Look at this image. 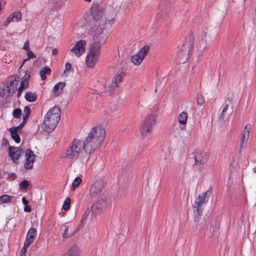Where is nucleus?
Masks as SVG:
<instances>
[{
  "label": "nucleus",
  "mask_w": 256,
  "mask_h": 256,
  "mask_svg": "<svg viewBox=\"0 0 256 256\" xmlns=\"http://www.w3.org/2000/svg\"><path fill=\"white\" fill-rule=\"evenodd\" d=\"M78 228H77L76 230H74L73 231L70 232L69 227L68 226H66L64 233L62 234V237L64 238H68L70 236H72L75 235L77 232L78 231Z\"/></svg>",
  "instance_id": "nucleus-25"
},
{
  "label": "nucleus",
  "mask_w": 256,
  "mask_h": 256,
  "mask_svg": "<svg viewBox=\"0 0 256 256\" xmlns=\"http://www.w3.org/2000/svg\"><path fill=\"white\" fill-rule=\"evenodd\" d=\"M86 42L84 40L77 41L70 50L71 52L77 57L80 56L85 52Z\"/></svg>",
  "instance_id": "nucleus-7"
},
{
  "label": "nucleus",
  "mask_w": 256,
  "mask_h": 256,
  "mask_svg": "<svg viewBox=\"0 0 256 256\" xmlns=\"http://www.w3.org/2000/svg\"><path fill=\"white\" fill-rule=\"evenodd\" d=\"M70 198H66L62 205V208L64 210H68L70 208Z\"/></svg>",
  "instance_id": "nucleus-34"
},
{
  "label": "nucleus",
  "mask_w": 256,
  "mask_h": 256,
  "mask_svg": "<svg viewBox=\"0 0 256 256\" xmlns=\"http://www.w3.org/2000/svg\"><path fill=\"white\" fill-rule=\"evenodd\" d=\"M26 100L30 102H34L36 99V95L31 92H28L25 94Z\"/></svg>",
  "instance_id": "nucleus-28"
},
{
  "label": "nucleus",
  "mask_w": 256,
  "mask_h": 256,
  "mask_svg": "<svg viewBox=\"0 0 256 256\" xmlns=\"http://www.w3.org/2000/svg\"><path fill=\"white\" fill-rule=\"evenodd\" d=\"M186 44L182 46V49L179 50L176 54L177 58L180 63L184 64L186 63L188 58V54L190 52V50Z\"/></svg>",
  "instance_id": "nucleus-11"
},
{
  "label": "nucleus",
  "mask_w": 256,
  "mask_h": 256,
  "mask_svg": "<svg viewBox=\"0 0 256 256\" xmlns=\"http://www.w3.org/2000/svg\"><path fill=\"white\" fill-rule=\"evenodd\" d=\"M204 204H205V202H202V200L201 198V196L198 195L196 198L194 204V219L196 221L198 220L200 216V205Z\"/></svg>",
  "instance_id": "nucleus-16"
},
{
  "label": "nucleus",
  "mask_w": 256,
  "mask_h": 256,
  "mask_svg": "<svg viewBox=\"0 0 256 256\" xmlns=\"http://www.w3.org/2000/svg\"><path fill=\"white\" fill-rule=\"evenodd\" d=\"M31 113V110L28 106H25L24 110L23 112V121L19 124V127L22 128L26 122H27L28 117L30 116Z\"/></svg>",
  "instance_id": "nucleus-22"
},
{
  "label": "nucleus",
  "mask_w": 256,
  "mask_h": 256,
  "mask_svg": "<svg viewBox=\"0 0 256 256\" xmlns=\"http://www.w3.org/2000/svg\"><path fill=\"white\" fill-rule=\"evenodd\" d=\"M26 86H24V81H22L20 82V86L18 88V92L17 94L18 98H19L20 96L22 90L25 88H26Z\"/></svg>",
  "instance_id": "nucleus-35"
},
{
  "label": "nucleus",
  "mask_w": 256,
  "mask_h": 256,
  "mask_svg": "<svg viewBox=\"0 0 256 256\" xmlns=\"http://www.w3.org/2000/svg\"><path fill=\"white\" fill-rule=\"evenodd\" d=\"M51 72L50 69L48 67H44L40 72L42 80H45L46 78V74H50Z\"/></svg>",
  "instance_id": "nucleus-30"
},
{
  "label": "nucleus",
  "mask_w": 256,
  "mask_h": 256,
  "mask_svg": "<svg viewBox=\"0 0 256 256\" xmlns=\"http://www.w3.org/2000/svg\"><path fill=\"white\" fill-rule=\"evenodd\" d=\"M20 186L22 189H26L28 186V182L26 180H24L20 184Z\"/></svg>",
  "instance_id": "nucleus-43"
},
{
  "label": "nucleus",
  "mask_w": 256,
  "mask_h": 256,
  "mask_svg": "<svg viewBox=\"0 0 256 256\" xmlns=\"http://www.w3.org/2000/svg\"><path fill=\"white\" fill-rule=\"evenodd\" d=\"M14 18L16 20V21L20 20L22 18V14L19 11H16L12 14Z\"/></svg>",
  "instance_id": "nucleus-41"
},
{
  "label": "nucleus",
  "mask_w": 256,
  "mask_h": 256,
  "mask_svg": "<svg viewBox=\"0 0 256 256\" xmlns=\"http://www.w3.org/2000/svg\"><path fill=\"white\" fill-rule=\"evenodd\" d=\"M0 93L4 98H7L8 97L14 94V89H11L10 88H9L8 85H6L3 86Z\"/></svg>",
  "instance_id": "nucleus-23"
},
{
  "label": "nucleus",
  "mask_w": 256,
  "mask_h": 256,
  "mask_svg": "<svg viewBox=\"0 0 256 256\" xmlns=\"http://www.w3.org/2000/svg\"><path fill=\"white\" fill-rule=\"evenodd\" d=\"M27 54H28V58L24 60L22 64L20 66V68H21L22 66L24 64L26 61H27L30 58H34L36 57L35 54L30 50H28V51H27Z\"/></svg>",
  "instance_id": "nucleus-36"
},
{
  "label": "nucleus",
  "mask_w": 256,
  "mask_h": 256,
  "mask_svg": "<svg viewBox=\"0 0 256 256\" xmlns=\"http://www.w3.org/2000/svg\"><path fill=\"white\" fill-rule=\"evenodd\" d=\"M150 51V47L148 46H144L139 51L138 54L143 59L146 56Z\"/></svg>",
  "instance_id": "nucleus-29"
},
{
  "label": "nucleus",
  "mask_w": 256,
  "mask_h": 256,
  "mask_svg": "<svg viewBox=\"0 0 256 256\" xmlns=\"http://www.w3.org/2000/svg\"><path fill=\"white\" fill-rule=\"evenodd\" d=\"M12 115L14 118H20L22 116V110L19 108L14 109L13 111Z\"/></svg>",
  "instance_id": "nucleus-38"
},
{
  "label": "nucleus",
  "mask_w": 256,
  "mask_h": 256,
  "mask_svg": "<svg viewBox=\"0 0 256 256\" xmlns=\"http://www.w3.org/2000/svg\"><path fill=\"white\" fill-rule=\"evenodd\" d=\"M96 28L94 31V40H98L97 42L104 40L106 36L104 34H103V30L104 26H98V24H94Z\"/></svg>",
  "instance_id": "nucleus-15"
},
{
  "label": "nucleus",
  "mask_w": 256,
  "mask_h": 256,
  "mask_svg": "<svg viewBox=\"0 0 256 256\" xmlns=\"http://www.w3.org/2000/svg\"><path fill=\"white\" fill-rule=\"evenodd\" d=\"M66 83L64 82H59L56 84L53 88L54 95L57 96L62 92L63 88L65 86Z\"/></svg>",
  "instance_id": "nucleus-24"
},
{
  "label": "nucleus",
  "mask_w": 256,
  "mask_h": 256,
  "mask_svg": "<svg viewBox=\"0 0 256 256\" xmlns=\"http://www.w3.org/2000/svg\"><path fill=\"white\" fill-rule=\"evenodd\" d=\"M9 23H10V22H8L7 20H6L4 22V25L6 26L8 24H9Z\"/></svg>",
  "instance_id": "nucleus-53"
},
{
  "label": "nucleus",
  "mask_w": 256,
  "mask_h": 256,
  "mask_svg": "<svg viewBox=\"0 0 256 256\" xmlns=\"http://www.w3.org/2000/svg\"><path fill=\"white\" fill-rule=\"evenodd\" d=\"M58 50L56 48H54L52 50V54L54 55H56L58 54Z\"/></svg>",
  "instance_id": "nucleus-50"
},
{
  "label": "nucleus",
  "mask_w": 256,
  "mask_h": 256,
  "mask_svg": "<svg viewBox=\"0 0 256 256\" xmlns=\"http://www.w3.org/2000/svg\"><path fill=\"white\" fill-rule=\"evenodd\" d=\"M156 116H148L140 126V132L142 136H145L150 134L152 126L155 123Z\"/></svg>",
  "instance_id": "nucleus-6"
},
{
  "label": "nucleus",
  "mask_w": 256,
  "mask_h": 256,
  "mask_svg": "<svg viewBox=\"0 0 256 256\" xmlns=\"http://www.w3.org/2000/svg\"><path fill=\"white\" fill-rule=\"evenodd\" d=\"M22 128L19 127V125L16 127L11 128L10 129L11 136L12 138L16 142L19 143L20 141V136L18 135V132Z\"/></svg>",
  "instance_id": "nucleus-21"
},
{
  "label": "nucleus",
  "mask_w": 256,
  "mask_h": 256,
  "mask_svg": "<svg viewBox=\"0 0 256 256\" xmlns=\"http://www.w3.org/2000/svg\"><path fill=\"white\" fill-rule=\"evenodd\" d=\"M82 182V180L80 177H77L75 178V179L74 180L72 183V186L74 190L76 189V188H78L80 184H81Z\"/></svg>",
  "instance_id": "nucleus-33"
},
{
  "label": "nucleus",
  "mask_w": 256,
  "mask_h": 256,
  "mask_svg": "<svg viewBox=\"0 0 256 256\" xmlns=\"http://www.w3.org/2000/svg\"><path fill=\"white\" fill-rule=\"evenodd\" d=\"M211 194H212V190H211V188H210L208 190H207L205 192H204L202 194V195L201 196V198L202 200V202L206 203L208 201V200Z\"/></svg>",
  "instance_id": "nucleus-32"
},
{
  "label": "nucleus",
  "mask_w": 256,
  "mask_h": 256,
  "mask_svg": "<svg viewBox=\"0 0 256 256\" xmlns=\"http://www.w3.org/2000/svg\"><path fill=\"white\" fill-rule=\"evenodd\" d=\"M100 48L101 44L100 42H94L90 45L85 60L88 68H92L97 64L100 55Z\"/></svg>",
  "instance_id": "nucleus-3"
},
{
  "label": "nucleus",
  "mask_w": 256,
  "mask_h": 256,
  "mask_svg": "<svg viewBox=\"0 0 256 256\" xmlns=\"http://www.w3.org/2000/svg\"><path fill=\"white\" fill-rule=\"evenodd\" d=\"M106 206V202L104 200L101 199L94 204L91 208V210L94 214L98 213L102 208Z\"/></svg>",
  "instance_id": "nucleus-17"
},
{
  "label": "nucleus",
  "mask_w": 256,
  "mask_h": 256,
  "mask_svg": "<svg viewBox=\"0 0 256 256\" xmlns=\"http://www.w3.org/2000/svg\"><path fill=\"white\" fill-rule=\"evenodd\" d=\"M20 78L18 76H12L8 79V86L9 88L12 89H14V93L18 88V86L19 84Z\"/></svg>",
  "instance_id": "nucleus-20"
},
{
  "label": "nucleus",
  "mask_w": 256,
  "mask_h": 256,
  "mask_svg": "<svg viewBox=\"0 0 256 256\" xmlns=\"http://www.w3.org/2000/svg\"><path fill=\"white\" fill-rule=\"evenodd\" d=\"M60 116V110L58 106L50 108L44 118V130L49 132H52L58 124Z\"/></svg>",
  "instance_id": "nucleus-2"
},
{
  "label": "nucleus",
  "mask_w": 256,
  "mask_h": 256,
  "mask_svg": "<svg viewBox=\"0 0 256 256\" xmlns=\"http://www.w3.org/2000/svg\"><path fill=\"white\" fill-rule=\"evenodd\" d=\"M104 187V185L102 182L98 181L95 182L90 190V194L91 196L96 198L100 196L102 193Z\"/></svg>",
  "instance_id": "nucleus-8"
},
{
  "label": "nucleus",
  "mask_w": 256,
  "mask_h": 256,
  "mask_svg": "<svg viewBox=\"0 0 256 256\" xmlns=\"http://www.w3.org/2000/svg\"><path fill=\"white\" fill-rule=\"evenodd\" d=\"M204 102V97L201 94H198L196 98V103L199 106H202Z\"/></svg>",
  "instance_id": "nucleus-40"
},
{
  "label": "nucleus",
  "mask_w": 256,
  "mask_h": 256,
  "mask_svg": "<svg viewBox=\"0 0 256 256\" xmlns=\"http://www.w3.org/2000/svg\"><path fill=\"white\" fill-rule=\"evenodd\" d=\"M188 115L187 114L182 112L178 116V122L181 124H185L187 122Z\"/></svg>",
  "instance_id": "nucleus-27"
},
{
  "label": "nucleus",
  "mask_w": 256,
  "mask_h": 256,
  "mask_svg": "<svg viewBox=\"0 0 256 256\" xmlns=\"http://www.w3.org/2000/svg\"><path fill=\"white\" fill-rule=\"evenodd\" d=\"M4 141H6V142H7V140L6 138H4Z\"/></svg>",
  "instance_id": "nucleus-54"
},
{
  "label": "nucleus",
  "mask_w": 256,
  "mask_h": 256,
  "mask_svg": "<svg viewBox=\"0 0 256 256\" xmlns=\"http://www.w3.org/2000/svg\"><path fill=\"white\" fill-rule=\"evenodd\" d=\"M124 76L123 72H118L112 78L110 83L106 89V90H108L111 93L112 90L115 88L118 85V84L122 82V78Z\"/></svg>",
  "instance_id": "nucleus-12"
},
{
  "label": "nucleus",
  "mask_w": 256,
  "mask_h": 256,
  "mask_svg": "<svg viewBox=\"0 0 256 256\" xmlns=\"http://www.w3.org/2000/svg\"><path fill=\"white\" fill-rule=\"evenodd\" d=\"M143 58L138 53L132 56L131 60L132 62L136 66H139L142 62Z\"/></svg>",
  "instance_id": "nucleus-26"
},
{
  "label": "nucleus",
  "mask_w": 256,
  "mask_h": 256,
  "mask_svg": "<svg viewBox=\"0 0 256 256\" xmlns=\"http://www.w3.org/2000/svg\"><path fill=\"white\" fill-rule=\"evenodd\" d=\"M120 106L119 104H115L113 106H112L110 108V110L112 113L116 114L120 112Z\"/></svg>",
  "instance_id": "nucleus-39"
},
{
  "label": "nucleus",
  "mask_w": 256,
  "mask_h": 256,
  "mask_svg": "<svg viewBox=\"0 0 256 256\" xmlns=\"http://www.w3.org/2000/svg\"><path fill=\"white\" fill-rule=\"evenodd\" d=\"M6 20L9 22H10L14 20V17L12 15V14H10L8 17L7 18Z\"/></svg>",
  "instance_id": "nucleus-48"
},
{
  "label": "nucleus",
  "mask_w": 256,
  "mask_h": 256,
  "mask_svg": "<svg viewBox=\"0 0 256 256\" xmlns=\"http://www.w3.org/2000/svg\"><path fill=\"white\" fill-rule=\"evenodd\" d=\"M30 78V75L28 74H26L22 78V80L24 82V86H28V82H26V80Z\"/></svg>",
  "instance_id": "nucleus-44"
},
{
  "label": "nucleus",
  "mask_w": 256,
  "mask_h": 256,
  "mask_svg": "<svg viewBox=\"0 0 256 256\" xmlns=\"http://www.w3.org/2000/svg\"><path fill=\"white\" fill-rule=\"evenodd\" d=\"M23 48L24 50H26V51H28V50H30L29 42L28 41H26L24 43V46H23Z\"/></svg>",
  "instance_id": "nucleus-47"
},
{
  "label": "nucleus",
  "mask_w": 256,
  "mask_h": 256,
  "mask_svg": "<svg viewBox=\"0 0 256 256\" xmlns=\"http://www.w3.org/2000/svg\"><path fill=\"white\" fill-rule=\"evenodd\" d=\"M228 104H224L223 106L222 110L220 116V118L223 120L225 117V113L228 110Z\"/></svg>",
  "instance_id": "nucleus-37"
},
{
  "label": "nucleus",
  "mask_w": 256,
  "mask_h": 256,
  "mask_svg": "<svg viewBox=\"0 0 256 256\" xmlns=\"http://www.w3.org/2000/svg\"><path fill=\"white\" fill-rule=\"evenodd\" d=\"M101 146L106 136V131L102 126H95L90 132L87 136Z\"/></svg>",
  "instance_id": "nucleus-5"
},
{
  "label": "nucleus",
  "mask_w": 256,
  "mask_h": 256,
  "mask_svg": "<svg viewBox=\"0 0 256 256\" xmlns=\"http://www.w3.org/2000/svg\"><path fill=\"white\" fill-rule=\"evenodd\" d=\"M71 68V64L70 63H66L65 64V70L64 71V74H65L68 71L70 70Z\"/></svg>",
  "instance_id": "nucleus-45"
},
{
  "label": "nucleus",
  "mask_w": 256,
  "mask_h": 256,
  "mask_svg": "<svg viewBox=\"0 0 256 256\" xmlns=\"http://www.w3.org/2000/svg\"><path fill=\"white\" fill-rule=\"evenodd\" d=\"M252 126L250 124H246L241 133V139L240 143V148H244L246 146L250 136V133Z\"/></svg>",
  "instance_id": "nucleus-9"
},
{
  "label": "nucleus",
  "mask_w": 256,
  "mask_h": 256,
  "mask_svg": "<svg viewBox=\"0 0 256 256\" xmlns=\"http://www.w3.org/2000/svg\"><path fill=\"white\" fill-rule=\"evenodd\" d=\"M36 236V230L34 228H30L26 234V240L24 242L25 245H30L34 242Z\"/></svg>",
  "instance_id": "nucleus-18"
},
{
  "label": "nucleus",
  "mask_w": 256,
  "mask_h": 256,
  "mask_svg": "<svg viewBox=\"0 0 256 256\" xmlns=\"http://www.w3.org/2000/svg\"><path fill=\"white\" fill-rule=\"evenodd\" d=\"M22 203L24 204H28V201L26 200V198L24 197H23L22 198Z\"/></svg>",
  "instance_id": "nucleus-51"
},
{
  "label": "nucleus",
  "mask_w": 256,
  "mask_h": 256,
  "mask_svg": "<svg viewBox=\"0 0 256 256\" xmlns=\"http://www.w3.org/2000/svg\"><path fill=\"white\" fill-rule=\"evenodd\" d=\"M91 10L95 24L98 26H104L106 18L104 16V6L102 4L94 3Z\"/></svg>",
  "instance_id": "nucleus-4"
},
{
  "label": "nucleus",
  "mask_w": 256,
  "mask_h": 256,
  "mask_svg": "<svg viewBox=\"0 0 256 256\" xmlns=\"http://www.w3.org/2000/svg\"><path fill=\"white\" fill-rule=\"evenodd\" d=\"M30 246V245H26V246L25 242L24 243V246L22 248L20 252V254L21 256H26V248Z\"/></svg>",
  "instance_id": "nucleus-42"
},
{
  "label": "nucleus",
  "mask_w": 256,
  "mask_h": 256,
  "mask_svg": "<svg viewBox=\"0 0 256 256\" xmlns=\"http://www.w3.org/2000/svg\"><path fill=\"white\" fill-rule=\"evenodd\" d=\"M10 177L12 178V179H15L16 178V176L14 173H12L10 175Z\"/></svg>",
  "instance_id": "nucleus-52"
},
{
  "label": "nucleus",
  "mask_w": 256,
  "mask_h": 256,
  "mask_svg": "<svg viewBox=\"0 0 256 256\" xmlns=\"http://www.w3.org/2000/svg\"><path fill=\"white\" fill-rule=\"evenodd\" d=\"M12 196L8 194H3L0 196V204L7 203L11 201Z\"/></svg>",
  "instance_id": "nucleus-31"
},
{
  "label": "nucleus",
  "mask_w": 256,
  "mask_h": 256,
  "mask_svg": "<svg viewBox=\"0 0 256 256\" xmlns=\"http://www.w3.org/2000/svg\"><path fill=\"white\" fill-rule=\"evenodd\" d=\"M24 153V152L19 148L10 146L8 154L14 162H17L19 157Z\"/></svg>",
  "instance_id": "nucleus-14"
},
{
  "label": "nucleus",
  "mask_w": 256,
  "mask_h": 256,
  "mask_svg": "<svg viewBox=\"0 0 256 256\" xmlns=\"http://www.w3.org/2000/svg\"><path fill=\"white\" fill-rule=\"evenodd\" d=\"M98 142L87 136L83 141L74 139L70 143L62 158L70 162L80 160L82 163H86L89 159V155L100 147Z\"/></svg>",
  "instance_id": "nucleus-1"
},
{
  "label": "nucleus",
  "mask_w": 256,
  "mask_h": 256,
  "mask_svg": "<svg viewBox=\"0 0 256 256\" xmlns=\"http://www.w3.org/2000/svg\"><path fill=\"white\" fill-rule=\"evenodd\" d=\"M208 160V154L204 152L200 151L196 152L194 155V163L197 166H200L205 164Z\"/></svg>",
  "instance_id": "nucleus-13"
},
{
  "label": "nucleus",
  "mask_w": 256,
  "mask_h": 256,
  "mask_svg": "<svg viewBox=\"0 0 256 256\" xmlns=\"http://www.w3.org/2000/svg\"><path fill=\"white\" fill-rule=\"evenodd\" d=\"M89 212H90V211L88 210H87L85 211L84 213V214L82 216V222L84 220V219H86L88 217V216L89 214Z\"/></svg>",
  "instance_id": "nucleus-46"
},
{
  "label": "nucleus",
  "mask_w": 256,
  "mask_h": 256,
  "mask_svg": "<svg viewBox=\"0 0 256 256\" xmlns=\"http://www.w3.org/2000/svg\"><path fill=\"white\" fill-rule=\"evenodd\" d=\"M156 18H159V16H158V15H157V16H156Z\"/></svg>",
  "instance_id": "nucleus-55"
},
{
  "label": "nucleus",
  "mask_w": 256,
  "mask_h": 256,
  "mask_svg": "<svg viewBox=\"0 0 256 256\" xmlns=\"http://www.w3.org/2000/svg\"><path fill=\"white\" fill-rule=\"evenodd\" d=\"M24 210L26 212H30L31 210V208L26 204L24 208Z\"/></svg>",
  "instance_id": "nucleus-49"
},
{
  "label": "nucleus",
  "mask_w": 256,
  "mask_h": 256,
  "mask_svg": "<svg viewBox=\"0 0 256 256\" xmlns=\"http://www.w3.org/2000/svg\"><path fill=\"white\" fill-rule=\"evenodd\" d=\"M80 254L81 250L80 248L74 244L68 250L64 256H80Z\"/></svg>",
  "instance_id": "nucleus-19"
},
{
  "label": "nucleus",
  "mask_w": 256,
  "mask_h": 256,
  "mask_svg": "<svg viewBox=\"0 0 256 256\" xmlns=\"http://www.w3.org/2000/svg\"><path fill=\"white\" fill-rule=\"evenodd\" d=\"M26 162L24 164V167L26 170H30L33 166L34 162L35 160V155L32 150H27L25 153Z\"/></svg>",
  "instance_id": "nucleus-10"
}]
</instances>
